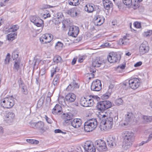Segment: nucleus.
<instances>
[{
	"instance_id": "1",
	"label": "nucleus",
	"mask_w": 152,
	"mask_h": 152,
	"mask_svg": "<svg viewBox=\"0 0 152 152\" xmlns=\"http://www.w3.org/2000/svg\"><path fill=\"white\" fill-rule=\"evenodd\" d=\"M140 79L136 78H133L129 80L128 82L124 83V88L126 90L128 88H131L133 89H137L140 85Z\"/></svg>"
},
{
	"instance_id": "2",
	"label": "nucleus",
	"mask_w": 152,
	"mask_h": 152,
	"mask_svg": "<svg viewBox=\"0 0 152 152\" xmlns=\"http://www.w3.org/2000/svg\"><path fill=\"white\" fill-rule=\"evenodd\" d=\"M124 134L125 145L130 147L132 145V142L134 140V134L132 132L128 131H125Z\"/></svg>"
},
{
	"instance_id": "3",
	"label": "nucleus",
	"mask_w": 152,
	"mask_h": 152,
	"mask_svg": "<svg viewBox=\"0 0 152 152\" xmlns=\"http://www.w3.org/2000/svg\"><path fill=\"white\" fill-rule=\"evenodd\" d=\"M14 104V99L11 97H5L1 100V104L4 108H10L13 106Z\"/></svg>"
},
{
	"instance_id": "4",
	"label": "nucleus",
	"mask_w": 152,
	"mask_h": 152,
	"mask_svg": "<svg viewBox=\"0 0 152 152\" xmlns=\"http://www.w3.org/2000/svg\"><path fill=\"white\" fill-rule=\"evenodd\" d=\"M103 117L105 118L103 119L102 121L101 124H103V126L104 129L108 130L111 129L113 124V120L111 117H107L105 115H103Z\"/></svg>"
},
{
	"instance_id": "5",
	"label": "nucleus",
	"mask_w": 152,
	"mask_h": 152,
	"mask_svg": "<svg viewBox=\"0 0 152 152\" xmlns=\"http://www.w3.org/2000/svg\"><path fill=\"white\" fill-rule=\"evenodd\" d=\"M121 55L116 52H112L109 53L107 56L108 61L111 63L119 61L121 59Z\"/></svg>"
},
{
	"instance_id": "6",
	"label": "nucleus",
	"mask_w": 152,
	"mask_h": 152,
	"mask_svg": "<svg viewBox=\"0 0 152 152\" xmlns=\"http://www.w3.org/2000/svg\"><path fill=\"white\" fill-rule=\"evenodd\" d=\"M53 38V35L50 33H46L43 34L40 37L39 40L42 44L50 43Z\"/></svg>"
},
{
	"instance_id": "7",
	"label": "nucleus",
	"mask_w": 152,
	"mask_h": 152,
	"mask_svg": "<svg viewBox=\"0 0 152 152\" xmlns=\"http://www.w3.org/2000/svg\"><path fill=\"white\" fill-rule=\"evenodd\" d=\"M102 89V84L100 80L96 79L94 80L92 83L91 89L95 91H99Z\"/></svg>"
},
{
	"instance_id": "8",
	"label": "nucleus",
	"mask_w": 152,
	"mask_h": 152,
	"mask_svg": "<svg viewBox=\"0 0 152 152\" xmlns=\"http://www.w3.org/2000/svg\"><path fill=\"white\" fill-rule=\"evenodd\" d=\"M15 117V115L14 113L9 112L4 115V121L6 123L11 124L13 122Z\"/></svg>"
},
{
	"instance_id": "9",
	"label": "nucleus",
	"mask_w": 152,
	"mask_h": 152,
	"mask_svg": "<svg viewBox=\"0 0 152 152\" xmlns=\"http://www.w3.org/2000/svg\"><path fill=\"white\" fill-rule=\"evenodd\" d=\"M30 20L37 27H42L43 26V21L38 17L34 16H31L30 18Z\"/></svg>"
},
{
	"instance_id": "10",
	"label": "nucleus",
	"mask_w": 152,
	"mask_h": 152,
	"mask_svg": "<svg viewBox=\"0 0 152 152\" xmlns=\"http://www.w3.org/2000/svg\"><path fill=\"white\" fill-rule=\"evenodd\" d=\"M104 18L102 15H96L94 18V23L96 26H100L104 23Z\"/></svg>"
},
{
	"instance_id": "11",
	"label": "nucleus",
	"mask_w": 152,
	"mask_h": 152,
	"mask_svg": "<svg viewBox=\"0 0 152 152\" xmlns=\"http://www.w3.org/2000/svg\"><path fill=\"white\" fill-rule=\"evenodd\" d=\"M83 148L85 152H95V147L91 142L87 141L85 143Z\"/></svg>"
},
{
	"instance_id": "12",
	"label": "nucleus",
	"mask_w": 152,
	"mask_h": 152,
	"mask_svg": "<svg viewBox=\"0 0 152 152\" xmlns=\"http://www.w3.org/2000/svg\"><path fill=\"white\" fill-rule=\"evenodd\" d=\"M79 33V29L78 27L75 26L69 27L68 34L70 36L74 37H77Z\"/></svg>"
},
{
	"instance_id": "13",
	"label": "nucleus",
	"mask_w": 152,
	"mask_h": 152,
	"mask_svg": "<svg viewBox=\"0 0 152 152\" xmlns=\"http://www.w3.org/2000/svg\"><path fill=\"white\" fill-rule=\"evenodd\" d=\"M149 50V47L147 45L142 43L140 46L139 51L140 54L143 55L147 53Z\"/></svg>"
},
{
	"instance_id": "14",
	"label": "nucleus",
	"mask_w": 152,
	"mask_h": 152,
	"mask_svg": "<svg viewBox=\"0 0 152 152\" xmlns=\"http://www.w3.org/2000/svg\"><path fill=\"white\" fill-rule=\"evenodd\" d=\"M76 95L73 93H69L65 96V100L68 102H74L76 99Z\"/></svg>"
},
{
	"instance_id": "15",
	"label": "nucleus",
	"mask_w": 152,
	"mask_h": 152,
	"mask_svg": "<svg viewBox=\"0 0 152 152\" xmlns=\"http://www.w3.org/2000/svg\"><path fill=\"white\" fill-rule=\"evenodd\" d=\"M71 123L73 127L77 128L81 126L82 124V121L80 119L75 118L72 121Z\"/></svg>"
},
{
	"instance_id": "16",
	"label": "nucleus",
	"mask_w": 152,
	"mask_h": 152,
	"mask_svg": "<svg viewBox=\"0 0 152 152\" xmlns=\"http://www.w3.org/2000/svg\"><path fill=\"white\" fill-rule=\"evenodd\" d=\"M84 9L88 13L92 12L95 10V5L92 3H88L85 6Z\"/></svg>"
},
{
	"instance_id": "17",
	"label": "nucleus",
	"mask_w": 152,
	"mask_h": 152,
	"mask_svg": "<svg viewBox=\"0 0 152 152\" xmlns=\"http://www.w3.org/2000/svg\"><path fill=\"white\" fill-rule=\"evenodd\" d=\"M52 113L54 115L61 114L62 113V107L61 105L58 104H56L52 110Z\"/></svg>"
},
{
	"instance_id": "18",
	"label": "nucleus",
	"mask_w": 152,
	"mask_h": 152,
	"mask_svg": "<svg viewBox=\"0 0 152 152\" xmlns=\"http://www.w3.org/2000/svg\"><path fill=\"white\" fill-rule=\"evenodd\" d=\"M103 2L104 7L105 10H109L113 7V4L109 0H103Z\"/></svg>"
},
{
	"instance_id": "19",
	"label": "nucleus",
	"mask_w": 152,
	"mask_h": 152,
	"mask_svg": "<svg viewBox=\"0 0 152 152\" xmlns=\"http://www.w3.org/2000/svg\"><path fill=\"white\" fill-rule=\"evenodd\" d=\"M96 107L98 110L104 111L107 109L103 101L98 102L97 103Z\"/></svg>"
},
{
	"instance_id": "20",
	"label": "nucleus",
	"mask_w": 152,
	"mask_h": 152,
	"mask_svg": "<svg viewBox=\"0 0 152 152\" xmlns=\"http://www.w3.org/2000/svg\"><path fill=\"white\" fill-rule=\"evenodd\" d=\"M87 121L84 123V130L87 132H89L93 131L95 129L90 124V123Z\"/></svg>"
},
{
	"instance_id": "21",
	"label": "nucleus",
	"mask_w": 152,
	"mask_h": 152,
	"mask_svg": "<svg viewBox=\"0 0 152 152\" xmlns=\"http://www.w3.org/2000/svg\"><path fill=\"white\" fill-rule=\"evenodd\" d=\"M72 114L70 113H64L62 115V118L66 123H68L69 121L72 119Z\"/></svg>"
},
{
	"instance_id": "22",
	"label": "nucleus",
	"mask_w": 152,
	"mask_h": 152,
	"mask_svg": "<svg viewBox=\"0 0 152 152\" xmlns=\"http://www.w3.org/2000/svg\"><path fill=\"white\" fill-rule=\"evenodd\" d=\"M102 61L101 60L100 58L97 57L92 61V64L93 66L99 67L102 64Z\"/></svg>"
},
{
	"instance_id": "23",
	"label": "nucleus",
	"mask_w": 152,
	"mask_h": 152,
	"mask_svg": "<svg viewBox=\"0 0 152 152\" xmlns=\"http://www.w3.org/2000/svg\"><path fill=\"white\" fill-rule=\"evenodd\" d=\"M67 14L72 17H76L77 15V8H72L67 11Z\"/></svg>"
},
{
	"instance_id": "24",
	"label": "nucleus",
	"mask_w": 152,
	"mask_h": 152,
	"mask_svg": "<svg viewBox=\"0 0 152 152\" xmlns=\"http://www.w3.org/2000/svg\"><path fill=\"white\" fill-rule=\"evenodd\" d=\"M97 144L98 145L99 148L104 151H106L107 149L106 145L105 142L102 140L98 141Z\"/></svg>"
},
{
	"instance_id": "25",
	"label": "nucleus",
	"mask_w": 152,
	"mask_h": 152,
	"mask_svg": "<svg viewBox=\"0 0 152 152\" xmlns=\"http://www.w3.org/2000/svg\"><path fill=\"white\" fill-rule=\"evenodd\" d=\"M21 60L18 58L17 59H16L14 62V69H15L16 72H18L19 70L20 66Z\"/></svg>"
},
{
	"instance_id": "26",
	"label": "nucleus",
	"mask_w": 152,
	"mask_h": 152,
	"mask_svg": "<svg viewBox=\"0 0 152 152\" xmlns=\"http://www.w3.org/2000/svg\"><path fill=\"white\" fill-rule=\"evenodd\" d=\"M88 121H89L90 123V124L95 129L97 126L98 124V122L96 118H92L87 120Z\"/></svg>"
},
{
	"instance_id": "27",
	"label": "nucleus",
	"mask_w": 152,
	"mask_h": 152,
	"mask_svg": "<svg viewBox=\"0 0 152 152\" xmlns=\"http://www.w3.org/2000/svg\"><path fill=\"white\" fill-rule=\"evenodd\" d=\"M53 61L54 63L56 64L58 63H61L63 62L61 56L58 55H56L54 57Z\"/></svg>"
},
{
	"instance_id": "28",
	"label": "nucleus",
	"mask_w": 152,
	"mask_h": 152,
	"mask_svg": "<svg viewBox=\"0 0 152 152\" xmlns=\"http://www.w3.org/2000/svg\"><path fill=\"white\" fill-rule=\"evenodd\" d=\"M44 123L41 121H38L37 123L36 129L39 130H44Z\"/></svg>"
},
{
	"instance_id": "29",
	"label": "nucleus",
	"mask_w": 152,
	"mask_h": 152,
	"mask_svg": "<svg viewBox=\"0 0 152 152\" xmlns=\"http://www.w3.org/2000/svg\"><path fill=\"white\" fill-rule=\"evenodd\" d=\"M60 75L59 74H57L54 78L52 82L54 86L58 85L60 81Z\"/></svg>"
},
{
	"instance_id": "30",
	"label": "nucleus",
	"mask_w": 152,
	"mask_h": 152,
	"mask_svg": "<svg viewBox=\"0 0 152 152\" xmlns=\"http://www.w3.org/2000/svg\"><path fill=\"white\" fill-rule=\"evenodd\" d=\"M87 100L85 97H82L80 101V105L84 107H87L88 104L87 103Z\"/></svg>"
},
{
	"instance_id": "31",
	"label": "nucleus",
	"mask_w": 152,
	"mask_h": 152,
	"mask_svg": "<svg viewBox=\"0 0 152 152\" xmlns=\"http://www.w3.org/2000/svg\"><path fill=\"white\" fill-rule=\"evenodd\" d=\"M143 122L145 123H150L152 121V116L143 115L142 117Z\"/></svg>"
},
{
	"instance_id": "32",
	"label": "nucleus",
	"mask_w": 152,
	"mask_h": 152,
	"mask_svg": "<svg viewBox=\"0 0 152 152\" xmlns=\"http://www.w3.org/2000/svg\"><path fill=\"white\" fill-rule=\"evenodd\" d=\"M19 28L18 26L17 25H14L12 27L8 29L7 31H7V33H6V34L8 33V32H15Z\"/></svg>"
},
{
	"instance_id": "33",
	"label": "nucleus",
	"mask_w": 152,
	"mask_h": 152,
	"mask_svg": "<svg viewBox=\"0 0 152 152\" xmlns=\"http://www.w3.org/2000/svg\"><path fill=\"white\" fill-rule=\"evenodd\" d=\"M68 2L70 5L74 6H77L80 4L79 0H68Z\"/></svg>"
},
{
	"instance_id": "34",
	"label": "nucleus",
	"mask_w": 152,
	"mask_h": 152,
	"mask_svg": "<svg viewBox=\"0 0 152 152\" xmlns=\"http://www.w3.org/2000/svg\"><path fill=\"white\" fill-rule=\"evenodd\" d=\"M19 50H14L12 55V57L13 60L17 59L19 56Z\"/></svg>"
},
{
	"instance_id": "35",
	"label": "nucleus",
	"mask_w": 152,
	"mask_h": 152,
	"mask_svg": "<svg viewBox=\"0 0 152 152\" xmlns=\"http://www.w3.org/2000/svg\"><path fill=\"white\" fill-rule=\"evenodd\" d=\"M17 36V33H10L7 35L8 40L9 41H12L15 38V36Z\"/></svg>"
},
{
	"instance_id": "36",
	"label": "nucleus",
	"mask_w": 152,
	"mask_h": 152,
	"mask_svg": "<svg viewBox=\"0 0 152 152\" xmlns=\"http://www.w3.org/2000/svg\"><path fill=\"white\" fill-rule=\"evenodd\" d=\"M133 115L132 113H128L125 115V121L129 122L132 120Z\"/></svg>"
},
{
	"instance_id": "37",
	"label": "nucleus",
	"mask_w": 152,
	"mask_h": 152,
	"mask_svg": "<svg viewBox=\"0 0 152 152\" xmlns=\"http://www.w3.org/2000/svg\"><path fill=\"white\" fill-rule=\"evenodd\" d=\"M21 88L22 93L24 95H27L28 94V91L26 85H24L19 87Z\"/></svg>"
},
{
	"instance_id": "38",
	"label": "nucleus",
	"mask_w": 152,
	"mask_h": 152,
	"mask_svg": "<svg viewBox=\"0 0 152 152\" xmlns=\"http://www.w3.org/2000/svg\"><path fill=\"white\" fill-rule=\"evenodd\" d=\"M44 99L45 96H42L38 102L37 105L38 108H40L42 106L43 104Z\"/></svg>"
},
{
	"instance_id": "39",
	"label": "nucleus",
	"mask_w": 152,
	"mask_h": 152,
	"mask_svg": "<svg viewBox=\"0 0 152 152\" xmlns=\"http://www.w3.org/2000/svg\"><path fill=\"white\" fill-rule=\"evenodd\" d=\"M124 101L121 98H119L116 99L115 101V104L119 106L123 104Z\"/></svg>"
},
{
	"instance_id": "40",
	"label": "nucleus",
	"mask_w": 152,
	"mask_h": 152,
	"mask_svg": "<svg viewBox=\"0 0 152 152\" xmlns=\"http://www.w3.org/2000/svg\"><path fill=\"white\" fill-rule=\"evenodd\" d=\"M63 45V44L62 43L60 42H58L55 45V48L56 49L58 50H61L62 49Z\"/></svg>"
},
{
	"instance_id": "41",
	"label": "nucleus",
	"mask_w": 152,
	"mask_h": 152,
	"mask_svg": "<svg viewBox=\"0 0 152 152\" xmlns=\"http://www.w3.org/2000/svg\"><path fill=\"white\" fill-rule=\"evenodd\" d=\"M59 70V69L57 66H56L55 68H53L51 70V77H52L54 75L56 74V72H58Z\"/></svg>"
},
{
	"instance_id": "42",
	"label": "nucleus",
	"mask_w": 152,
	"mask_h": 152,
	"mask_svg": "<svg viewBox=\"0 0 152 152\" xmlns=\"http://www.w3.org/2000/svg\"><path fill=\"white\" fill-rule=\"evenodd\" d=\"M124 4L126 5L129 8L132 5V0H123Z\"/></svg>"
},
{
	"instance_id": "43",
	"label": "nucleus",
	"mask_w": 152,
	"mask_h": 152,
	"mask_svg": "<svg viewBox=\"0 0 152 152\" xmlns=\"http://www.w3.org/2000/svg\"><path fill=\"white\" fill-rule=\"evenodd\" d=\"M103 101L106 105L107 109L111 108L112 107V103L110 101L108 100H104Z\"/></svg>"
},
{
	"instance_id": "44",
	"label": "nucleus",
	"mask_w": 152,
	"mask_h": 152,
	"mask_svg": "<svg viewBox=\"0 0 152 152\" xmlns=\"http://www.w3.org/2000/svg\"><path fill=\"white\" fill-rule=\"evenodd\" d=\"M108 145L110 147L116 145V144L113 141L109 139L107 140Z\"/></svg>"
},
{
	"instance_id": "45",
	"label": "nucleus",
	"mask_w": 152,
	"mask_h": 152,
	"mask_svg": "<svg viewBox=\"0 0 152 152\" xmlns=\"http://www.w3.org/2000/svg\"><path fill=\"white\" fill-rule=\"evenodd\" d=\"M10 58V54L9 53H7L6 57L4 60V63L6 64H8Z\"/></svg>"
},
{
	"instance_id": "46",
	"label": "nucleus",
	"mask_w": 152,
	"mask_h": 152,
	"mask_svg": "<svg viewBox=\"0 0 152 152\" xmlns=\"http://www.w3.org/2000/svg\"><path fill=\"white\" fill-rule=\"evenodd\" d=\"M110 95V94L109 93H106L105 94H103L101 96V98L103 99H106L109 98Z\"/></svg>"
},
{
	"instance_id": "47",
	"label": "nucleus",
	"mask_w": 152,
	"mask_h": 152,
	"mask_svg": "<svg viewBox=\"0 0 152 152\" xmlns=\"http://www.w3.org/2000/svg\"><path fill=\"white\" fill-rule=\"evenodd\" d=\"M72 84L73 85V88H77L79 87V85L74 80H73Z\"/></svg>"
},
{
	"instance_id": "48",
	"label": "nucleus",
	"mask_w": 152,
	"mask_h": 152,
	"mask_svg": "<svg viewBox=\"0 0 152 152\" xmlns=\"http://www.w3.org/2000/svg\"><path fill=\"white\" fill-rule=\"evenodd\" d=\"M127 41L124 39H120L118 41V43L120 45H125L127 44Z\"/></svg>"
},
{
	"instance_id": "49",
	"label": "nucleus",
	"mask_w": 152,
	"mask_h": 152,
	"mask_svg": "<svg viewBox=\"0 0 152 152\" xmlns=\"http://www.w3.org/2000/svg\"><path fill=\"white\" fill-rule=\"evenodd\" d=\"M152 34V30H149L146 32H145L143 33L144 36L145 37H149Z\"/></svg>"
},
{
	"instance_id": "50",
	"label": "nucleus",
	"mask_w": 152,
	"mask_h": 152,
	"mask_svg": "<svg viewBox=\"0 0 152 152\" xmlns=\"http://www.w3.org/2000/svg\"><path fill=\"white\" fill-rule=\"evenodd\" d=\"M94 100L92 99H89L87 100V103L88 104V107H91L92 106L94 105Z\"/></svg>"
},
{
	"instance_id": "51",
	"label": "nucleus",
	"mask_w": 152,
	"mask_h": 152,
	"mask_svg": "<svg viewBox=\"0 0 152 152\" xmlns=\"http://www.w3.org/2000/svg\"><path fill=\"white\" fill-rule=\"evenodd\" d=\"M86 55L83 56L79 58L78 61L80 63L83 62V60L86 58Z\"/></svg>"
},
{
	"instance_id": "52",
	"label": "nucleus",
	"mask_w": 152,
	"mask_h": 152,
	"mask_svg": "<svg viewBox=\"0 0 152 152\" xmlns=\"http://www.w3.org/2000/svg\"><path fill=\"white\" fill-rule=\"evenodd\" d=\"M18 83L19 84V87L25 85L23 80L20 77L19 78V79L18 80Z\"/></svg>"
},
{
	"instance_id": "53",
	"label": "nucleus",
	"mask_w": 152,
	"mask_h": 152,
	"mask_svg": "<svg viewBox=\"0 0 152 152\" xmlns=\"http://www.w3.org/2000/svg\"><path fill=\"white\" fill-rule=\"evenodd\" d=\"M50 17V15L48 12H47L45 14H44L43 15V17L44 19H45L47 18Z\"/></svg>"
},
{
	"instance_id": "54",
	"label": "nucleus",
	"mask_w": 152,
	"mask_h": 152,
	"mask_svg": "<svg viewBox=\"0 0 152 152\" xmlns=\"http://www.w3.org/2000/svg\"><path fill=\"white\" fill-rule=\"evenodd\" d=\"M134 24V26L137 28H140L141 27V23L138 22H135Z\"/></svg>"
},
{
	"instance_id": "55",
	"label": "nucleus",
	"mask_w": 152,
	"mask_h": 152,
	"mask_svg": "<svg viewBox=\"0 0 152 152\" xmlns=\"http://www.w3.org/2000/svg\"><path fill=\"white\" fill-rule=\"evenodd\" d=\"M29 124L30 125V126L34 129H36V124L37 123L34 122H30Z\"/></svg>"
},
{
	"instance_id": "56",
	"label": "nucleus",
	"mask_w": 152,
	"mask_h": 152,
	"mask_svg": "<svg viewBox=\"0 0 152 152\" xmlns=\"http://www.w3.org/2000/svg\"><path fill=\"white\" fill-rule=\"evenodd\" d=\"M54 6H51L49 5L45 4L42 7V9H46L47 8H53Z\"/></svg>"
},
{
	"instance_id": "57",
	"label": "nucleus",
	"mask_w": 152,
	"mask_h": 152,
	"mask_svg": "<svg viewBox=\"0 0 152 152\" xmlns=\"http://www.w3.org/2000/svg\"><path fill=\"white\" fill-rule=\"evenodd\" d=\"M123 3H122L121 1H118L116 3V5L119 8L121 9L123 5Z\"/></svg>"
},
{
	"instance_id": "58",
	"label": "nucleus",
	"mask_w": 152,
	"mask_h": 152,
	"mask_svg": "<svg viewBox=\"0 0 152 152\" xmlns=\"http://www.w3.org/2000/svg\"><path fill=\"white\" fill-rule=\"evenodd\" d=\"M45 118L47 122L48 123L51 124L52 123V121L51 120L50 118H48L47 116L45 115Z\"/></svg>"
},
{
	"instance_id": "59",
	"label": "nucleus",
	"mask_w": 152,
	"mask_h": 152,
	"mask_svg": "<svg viewBox=\"0 0 152 152\" xmlns=\"http://www.w3.org/2000/svg\"><path fill=\"white\" fill-rule=\"evenodd\" d=\"M96 67H94L92 65L90 67V71L91 72H92L93 73H94L96 72V69L95 68Z\"/></svg>"
},
{
	"instance_id": "60",
	"label": "nucleus",
	"mask_w": 152,
	"mask_h": 152,
	"mask_svg": "<svg viewBox=\"0 0 152 152\" xmlns=\"http://www.w3.org/2000/svg\"><path fill=\"white\" fill-rule=\"evenodd\" d=\"M129 123V122H128L126 121H125V120L124 122H122L121 123V126H127L128 125Z\"/></svg>"
},
{
	"instance_id": "61",
	"label": "nucleus",
	"mask_w": 152,
	"mask_h": 152,
	"mask_svg": "<svg viewBox=\"0 0 152 152\" xmlns=\"http://www.w3.org/2000/svg\"><path fill=\"white\" fill-rule=\"evenodd\" d=\"M126 67V64H120L118 66V68L120 67V68L121 69H125Z\"/></svg>"
},
{
	"instance_id": "62",
	"label": "nucleus",
	"mask_w": 152,
	"mask_h": 152,
	"mask_svg": "<svg viewBox=\"0 0 152 152\" xmlns=\"http://www.w3.org/2000/svg\"><path fill=\"white\" fill-rule=\"evenodd\" d=\"M73 87L72 84H70L67 87L66 89V90L68 91H70L72 89V88Z\"/></svg>"
},
{
	"instance_id": "63",
	"label": "nucleus",
	"mask_w": 152,
	"mask_h": 152,
	"mask_svg": "<svg viewBox=\"0 0 152 152\" xmlns=\"http://www.w3.org/2000/svg\"><path fill=\"white\" fill-rule=\"evenodd\" d=\"M149 142V141H148V140L147 139L146 141H142L139 144V146H141V145H143L145 143H148V142Z\"/></svg>"
},
{
	"instance_id": "64",
	"label": "nucleus",
	"mask_w": 152,
	"mask_h": 152,
	"mask_svg": "<svg viewBox=\"0 0 152 152\" xmlns=\"http://www.w3.org/2000/svg\"><path fill=\"white\" fill-rule=\"evenodd\" d=\"M142 64V62L141 61H139L136 63L134 65L135 67H138L140 66Z\"/></svg>"
}]
</instances>
